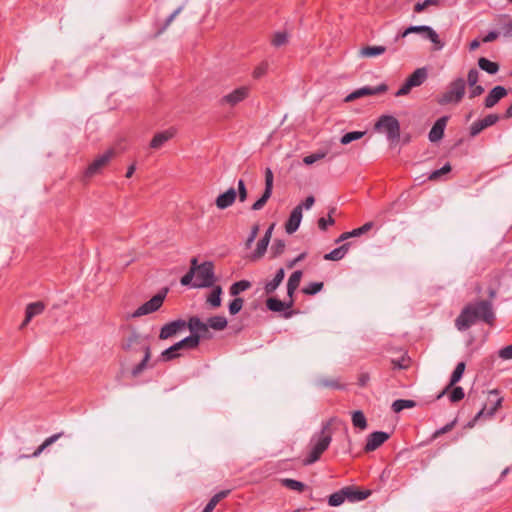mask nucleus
I'll return each instance as SVG.
<instances>
[{
    "label": "nucleus",
    "instance_id": "1",
    "mask_svg": "<svg viewBox=\"0 0 512 512\" xmlns=\"http://www.w3.org/2000/svg\"><path fill=\"white\" fill-rule=\"evenodd\" d=\"M496 316L492 301L478 300L463 307L455 319V326L459 331H466L477 322H484L493 326Z\"/></svg>",
    "mask_w": 512,
    "mask_h": 512
},
{
    "label": "nucleus",
    "instance_id": "2",
    "mask_svg": "<svg viewBox=\"0 0 512 512\" xmlns=\"http://www.w3.org/2000/svg\"><path fill=\"white\" fill-rule=\"evenodd\" d=\"M335 418L329 419L323 423L321 431L315 433L310 439V451L307 457L303 460V465L308 466L318 461L325 450L329 447L332 441L331 425Z\"/></svg>",
    "mask_w": 512,
    "mask_h": 512
},
{
    "label": "nucleus",
    "instance_id": "3",
    "mask_svg": "<svg viewBox=\"0 0 512 512\" xmlns=\"http://www.w3.org/2000/svg\"><path fill=\"white\" fill-rule=\"evenodd\" d=\"M375 129L384 132L391 143L400 139V123L392 115H382L376 122Z\"/></svg>",
    "mask_w": 512,
    "mask_h": 512
},
{
    "label": "nucleus",
    "instance_id": "4",
    "mask_svg": "<svg viewBox=\"0 0 512 512\" xmlns=\"http://www.w3.org/2000/svg\"><path fill=\"white\" fill-rule=\"evenodd\" d=\"M465 88L464 79L459 77L449 84L447 91L438 98L437 102L440 105L459 103L465 95Z\"/></svg>",
    "mask_w": 512,
    "mask_h": 512
},
{
    "label": "nucleus",
    "instance_id": "5",
    "mask_svg": "<svg viewBox=\"0 0 512 512\" xmlns=\"http://www.w3.org/2000/svg\"><path fill=\"white\" fill-rule=\"evenodd\" d=\"M196 280L192 284L194 288H209L216 282L214 273V264L211 261H205L200 264V268L196 271Z\"/></svg>",
    "mask_w": 512,
    "mask_h": 512
},
{
    "label": "nucleus",
    "instance_id": "6",
    "mask_svg": "<svg viewBox=\"0 0 512 512\" xmlns=\"http://www.w3.org/2000/svg\"><path fill=\"white\" fill-rule=\"evenodd\" d=\"M167 293L168 288H163L149 301L145 302L140 307H138L132 314L128 315L127 318H138L157 311L162 306Z\"/></svg>",
    "mask_w": 512,
    "mask_h": 512
},
{
    "label": "nucleus",
    "instance_id": "7",
    "mask_svg": "<svg viewBox=\"0 0 512 512\" xmlns=\"http://www.w3.org/2000/svg\"><path fill=\"white\" fill-rule=\"evenodd\" d=\"M408 31L412 34H419L422 38L431 41L434 44L435 50H441L445 43L441 41L437 32L430 26L427 25H411L408 27Z\"/></svg>",
    "mask_w": 512,
    "mask_h": 512
},
{
    "label": "nucleus",
    "instance_id": "8",
    "mask_svg": "<svg viewBox=\"0 0 512 512\" xmlns=\"http://www.w3.org/2000/svg\"><path fill=\"white\" fill-rule=\"evenodd\" d=\"M115 156L114 149H108L105 153L98 156L85 170L84 177L91 178L101 172L108 162Z\"/></svg>",
    "mask_w": 512,
    "mask_h": 512
},
{
    "label": "nucleus",
    "instance_id": "9",
    "mask_svg": "<svg viewBox=\"0 0 512 512\" xmlns=\"http://www.w3.org/2000/svg\"><path fill=\"white\" fill-rule=\"evenodd\" d=\"M186 328L189 329L190 335H198L199 336V342L201 339H210L211 334L209 331V325L208 322H203L199 317L197 316H191L188 321H186Z\"/></svg>",
    "mask_w": 512,
    "mask_h": 512
},
{
    "label": "nucleus",
    "instance_id": "10",
    "mask_svg": "<svg viewBox=\"0 0 512 512\" xmlns=\"http://www.w3.org/2000/svg\"><path fill=\"white\" fill-rule=\"evenodd\" d=\"M143 345L148 344L145 343V338L135 329H132V331L127 336L123 337L120 344L121 349L125 352L137 351L136 347L138 346L142 350Z\"/></svg>",
    "mask_w": 512,
    "mask_h": 512
},
{
    "label": "nucleus",
    "instance_id": "11",
    "mask_svg": "<svg viewBox=\"0 0 512 512\" xmlns=\"http://www.w3.org/2000/svg\"><path fill=\"white\" fill-rule=\"evenodd\" d=\"M387 90H388V85L385 83H381L380 85H378L376 87L365 86V87L356 89L355 91H353L352 93L347 95L345 98V101L351 102V101H354L361 97L379 95V94L385 93Z\"/></svg>",
    "mask_w": 512,
    "mask_h": 512
},
{
    "label": "nucleus",
    "instance_id": "12",
    "mask_svg": "<svg viewBox=\"0 0 512 512\" xmlns=\"http://www.w3.org/2000/svg\"><path fill=\"white\" fill-rule=\"evenodd\" d=\"M265 303H266L267 309L272 312H284L283 317L286 319L290 318L294 314V311H292V310L285 312V310L290 309L294 305L293 298H289V300L286 302V301H281L280 299H278L276 297H269Z\"/></svg>",
    "mask_w": 512,
    "mask_h": 512
},
{
    "label": "nucleus",
    "instance_id": "13",
    "mask_svg": "<svg viewBox=\"0 0 512 512\" xmlns=\"http://www.w3.org/2000/svg\"><path fill=\"white\" fill-rule=\"evenodd\" d=\"M187 324L186 321L183 319H177L174 321H171L169 323H166L162 328L160 329L159 333V339L160 340H166L169 339L179 332L183 331L186 328Z\"/></svg>",
    "mask_w": 512,
    "mask_h": 512
},
{
    "label": "nucleus",
    "instance_id": "14",
    "mask_svg": "<svg viewBox=\"0 0 512 512\" xmlns=\"http://www.w3.org/2000/svg\"><path fill=\"white\" fill-rule=\"evenodd\" d=\"M390 438V434L384 431H375L367 436L364 446L365 452H372L378 449L383 443Z\"/></svg>",
    "mask_w": 512,
    "mask_h": 512
},
{
    "label": "nucleus",
    "instance_id": "15",
    "mask_svg": "<svg viewBox=\"0 0 512 512\" xmlns=\"http://www.w3.org/2000/svg\"><path fill=\"white\" fill-rule=\"evenodd\" d=\"M500 117L498 114H489L481 120H477L470 126L469 134L471 137L477 136L484 129L496 124Z\"/></svg>",
    "mask_w": 512,
    "mask_h": 512
},
{
    "label": "nucleus",
    "instance_id": "16",
    "mask_svg": "<svg viewBox=\"0 0 512 512\" xmlns=\"http://www.w3.org/2000/svg\"><path fill=\"white\" fill-rule=\"evenodd\" d=\"M249 95V88L247 86L239 87L227 95L223 96L220 100L221 104H229L230 106H235L238 103L245 100Z\"/></svg>",
    "mask_w": 512,
    "mask_h": 512
},
{
    "label": "nucleus",
    "instance_id": "17",
    "mask_svg": "<svg viewBox=\"0 0 512 512\" xmlns=\"http://www.w3.org/2000/svg\"><path fill=\"white\" fill-rule=\"evenodd\" d=\"M448 120L449 116H442L435 121L428 134L430 142L436 143L443 138Z\"/></svg>",
    "mask_w": 512,
    "mask_h": 512
},
{
    "label": "nucleus",
    "instance_id": "18",
    "mask_svg": "<svg viewBox=\"0 0 512 512\" xmlns=\"http://www.w3.org/2000/svg\"><path fill=\"white\" fill-rule=\"evenodd\" d=\"M508 94V91L503 86H495L490 90L488 95L486 96L484 100V106L485 108H492L494 107L502 98H504Z\"/></svg>",
    "mask_w": 512,
    "mask_h": 512
},
{
    "label": "nucleus",
    "instance_id": "19",
    "mask_svg": "<svg viewBox=\"0 0 512 512\" xmlns=\"http://www.w3.org/2000/svg\"><path fill=\"white\" fill-rule=\"evenodd\" d=\"M237 198V192L236 189L233 187H230L225 192L218 195V197L215 200V205L217 208L224 210L230 206H232Z\"/></svg>",
    "mask_w": 512,
    "mask_h": 512
},
{
    "label": "nucleus",
    "instance_id": "20",
    "mask_svg": "<svg viewBox=\"0 0 512 512\" xmlns=\"http://www.w3.org/2000/svg\"><path fill=\"white\" fill-rule=\"evenodd\" d=\"M466 368L465 362H459L454 371L451 374L450 380L448 385L445 387V389L437 396V399H440L444 394L448 393L449 390L456 385L462 378L464 371Z\"/></svg>",
    "mask_w": 512,
    "mask_h": 512
},
{
    "label": "nucleus",
    "instance_id": "21",
    "mask_svg": "<svg viewBox=\"0 0 512 512\" xmlns=\"http://www.w3.org/2000/svg\"><path fill=\"white\" fill-rule=\"evenodd\" d=\"M302 220V211L301 207H295L292 212L290 213V216L285 223V230L288 234H293L296 232L300 226Z\"/></svg>",
    "mask_w": 512,
    "mask_h": 512
},
{
    "label": "nucleus",
    "instance_id": "22",
    "mask_svg": "<svg viewBox=\"0 0 512 512\" xmlns=\"http://www.w3.org/2000/svg\"><path fill=\"white\" fill-rule=\"evenodd\" d=\"M45 309V304L42 301L33 302L27 305L25 310V319L20 328H24L33 317L40 315Z\"/></svg>",
    "mask_w": 512,
    "mask_h": 512
},
{
    "label": "nucleus",
    "instance_id": "23",
    "mask_svg": "<svg viewBox=\"0 0 512 512\" xmlns=\"http://www.w3.org/2000/svg\"><path fill=\"white\" fill-rule=\"evenodd\" d=\"M345 497L350 502H359L365 500L371 495L370 490H359L354 486L344 487Z\"/></svg>",
    "mask_w": 512,
    "mask_h": 512
},
{
    "label": "nucleus",
    "instance_id": "24",
    "mask_svg": "<svg viewBox=\"0 0 512 512\" xmlns=\"http://www.w3.org/2000/svg\"><path fill=\"white\" fill-rule=\"evenodd\" d=\"M489 402L491 403L490 407L486 406V411L484 416L491 418L494 416L496 411L501 407L503 398L499 397V391L497 389L489 391Z\"/></svg>",
    "mask_w": 512,
    "mask_h": 512
},
{
    "label": "nucleus",
    "instance_id": "25",
    "mask_svg": "<svg viewBox=\"0 0 512 512\" xmlns=\"http://www.w3.org/2000/svg\"><path fill=\"white\" fill-rule=\"evenodd\" d=\"M175 132V129L170 128L168 130L156 133L150 142V147L153 149H159L175 135Z\"/></svg>",
    "mask_w": 512,
    "mask_h": 512
},
{
    "label": "nucleus",
    "instance_id": "26",
    "mask_svg": "<svg viewBox=\"0 0 512 512\" xmlns=\"http://www.w3.org/2000/svg\"><path fill=\"white\" fill-rule=\"evenodd\" d=\"M373 225H374V223L370 221V222H366L364 225H362L359 228L353 229L352 231L344 232L335 240V243L343 242L352 237H359V236L367 233L369 230H371Z\"/></svg>",
    "mask_w": 512,
    "mask_h": 512
},
{
    "label": "nucleus",
    "instance_id": "27",
    "mask_svg": "<svg viewBox=\"0 0 512 512\" xmlns=\"http://www.w3.org/2000/svg\"><path fill=\"white\" fill-rule=\"evenodd\" d=\"M142 351L144 353L143 359L133 367L131 370V375L133 377L139 376L148 366V362L151 358V348L150 345H143Z\"/></svg>",
    "mask_w": 512,
    "mask_h": 512
},
{
    "label": "nucleus",
    "instance_id": "28",
    "mask_svg": "<svg viewBox=\"0 0 512 512\" xmlns=\"http://www.w3.org/2000/svg\"><path fill=\"white\" fill-rule=\"evenodd\" d=\"M212 287H213L212 291L209 293V295L206 298V304L211 309H216L221 306V303H222L221 295H222L223 291H222V287L219 285H217V286L213 285Z\"/></svg>",
    "mask_w": 512,
    "mask_h": 512
},
{
    "label": "nucleus",
    "instance_id": "29",
    "mask_svg": "<svg viewBox=\"0 0 512 512\" xmlns=\"http://www.w3.org/2000/svg\"><path fill=\"white\" fill-rule=\"evenodd\" d=\"M199 344L200 343H199L198 335H189V336L183 338L182 340L176 342L173 345L177 351H180L182 349H188V350L196 349L199 346Z\"/></svg>",
    "mask_w": 512,
    "mask_h": 512
},
{
    "label": "nucleus",
    "instance_id": "30",
    "mask_svg": "<svg viewBox=\"0 0 512 512\" xmlns=\"http://www.w3.org/2000/svg\"><path fill=\"white\" fill-rule=\"evenodd\" d=\"M303 273L301 270L294 271L287 282V296L293 298V295L300 285Z\"/></svg>",
    "mask_w": 512,
    "mask_h": 512
},
{
    "label": "nucleus",
    "instance_id": "31",
    "mask_svg": "<svg viewBox=\"0 0 512 512\" xmlns=\"http://www.w3.org/2000/svg\"><path fill=\"white\" fill-rule=\"evenodd\" d=\"M428 77L427 68L421 67L417 68L408 78L406 79L410 82L413 87H418L422 85Z\"/></svg>",
    "mask_w": 512,
    "mask_h": 512
},
{
    "label": "nucleus",
    "instance_id": "32",
    "mask_svg": "<svg viewBox=\"0 0 512 512\" xmlns=\"http://www.w3.org/2000/svg\"><path fill=\"white\" fill-rule=\"evenodd\" d=\"M351 243H344L343 245L333 249L331 252L324 255V259L328 261H339L347 254Z\"/></svg>",
    "mask_w": 512,
    "mask_h": 512
},
{
    "label": "nucleus",
    "instance_id": "33",
    "mask_svg": "<svg viewBox=\"0 0 512 512\" xmlns=\"http://www.w3.org/2000/svg\"><path fill=\"white\" fill-rule=\"evenodd\" d=\"M273 181L274 176L272 170L267 167L265 169V189L263 191V194L261 195V198L264 199L266 202L270 199L273 191Z\"/></svg>",
    "mask_w": 512,
    "mask_h": 512
},
{
    "label": "nucleus",
    "instance_id": "34",
    "mask_svg": "<svg viewBox=\"0 0 512 512\" xmlns=\"http://www.w3.org/2000/svg\"><path fill=\"white\" fill-rule=\"evenodd\" d=\"M273 181L274 176L272 170L267 167L265 169V189L263 191V194L261 195V198L264 199L266 202L270 199L273 191Z\"/></svg>",
    "mask_w": 512,
    "mask_h": 512
},
{
    "label": "nucleus",
    "instance_id": "35",
    "mask_svg": "<svg viewBox=\"0 0 512 512\" xmlns=\"http://www.w3.org/2000/svg\"><path fill=\"white\" fill-rule=\"evenodd\" d=\"M207 322H208L209 328H211L215 331H222L228 325L227 318L222 315L211 316L207 319Z\"/></svg>",
    "mask_w": 512,
    "mask_h": 512
},
{
    "label": "nucleus",
    "instance_id": "36",
    "mask_svg": "<svg viewBox=\"0 0 512 512\" xmlns=\"http://www.w3.org/2000/svg\"><path fill=\"white\" fill-rule=\"evenodd\" d=\"M478 66L481 70H483L491 75H494L499 71V64L497 62H493L485 57H480L478 59Z\"/></svg>",
    "mask_w": 512,
    "mask_h": 512
},
{
    "label": "nucleus",
    "instance_id": "37",
    "mask_svg": "<svg viewBox=\"0 0 512 512\" xmlns=\"http://www.w3.org/2000/svg\"><path fill=\"white\" fill-rule=\"evenodd\" d=\"M386 50L385 46H365L360 49L359 54L361 57H376L385 53Z\"/></svg>",
    "mask_w": 512,
    "mask_h": 512
},
{
    "label": "nucleus",
    "instance_id": "38",
    "mask_svg": "<svg viewBox=\"0 0 512 512\" xmlns=\"http://www.w3.org/2000/svg\"><path fill=\"white\" fill-rule=\"evenodd\" d=\"M416 406V402L410 399H397L392 403V410L395 413H399L404 409L414 408Z\"/></svg>",
    "mask_w": 512,
    "mask_h": 512
},
{
    "label": "nucleus",
    "instance_id": "39",
    "mask_svg": "<svg viewBox=\"0 0 512 512\" xmlns=\"http://www.w3.org/2000/svg\"><path fill=\"white\" fill-rule=\"evenodd\" d=\"M251 287V282L248 280H240L233 283L229 288V293L231 296H237L241 292L249 289Z\"/></svg>",
    "mask_w": 512,
    "mask_h": 512
},
{
    "label": "nucleus",
    "instance_id": "40",
    "mask_svg": "<svg viewBox=\"0 0 512 512\" xmlns=\"http://www.w3.org/2000/svg\"><path fill=\"white\" fill-rule=\"evenodd\" d=\"M180 356H181V354L179 353V351H177L176 348L174 347V345H172L169 348H167L161 352V354L158 358V361L169 362L176 358H179Z\"/></svg>",
    "mask_w": 512,
    "mask_h": 512
},
{
    "label": "nucleus",
    "instance_id": "41",
    "mask_svg": "<svg viewBox=\"0 0 512 512\" xmlns=\"http://www.w3.org/2000/svg\"><path fill=\"white\" fill-rule=\"evenodd\" d=\"M63 432L54 434L47 439L32 453V457H38L47 447L55 443L61 436Z\"/></svg>",
    "mask_w": 512,
    "mask_h": 512
},
{
    "label": "nucleus",
    "instance_id": "42",
    "mask_svg": "<svg viewBox=\"0 0 512 512\" xmlns=\"http://www.w3.org/2000/svg\"><path fill=\"white\" fill-rule=\"evenodd\" d=\"M281 483L284 487L291 489V490L298 491L300 493L305 491V489L307 488L306 484H304L303 482H300V481L294 480V479H290V478L282 479Z\"/></svg>",
    "mask_w": 512,
    "mask_h": 512
},
{
    "label": "nucleus",
    "instance_id": "43",
    "mask_svg": "<svg viewBox=\"0 0 512 512\" xmlns=\"http://www.w3.org/2000/svg\"><path fill=\"white\" fill-rule=\"evenodd\" d=\"M345 495L346 494H345L344 488H342L339 491L331 494L328 497V505L331 506V507L340 506L346 500Z\"/></svg>",
    "mask_w": 512,
    "mask_h": 512
},
{
    "label": "nucleus",
    "instance_id": "44",
    "mask_svg": "<svg viewBox=\"0 0 512 512\" xmlns=\"http://www.w3.org/2000/svg\"><path fill=\"white\" fill-rule=\"evenodd\" d=\"M269 240L268 239H265V238H261L258 243H257V247L255 249V251L253 252V254L251 255V259L252 260H257V259H260L261 257L264 256L266 250H267V247L269 245Z\"/></svg>",
    "mask_w": 512,
    "mask_h": 512
},
{
    "label": "nucleus",
    "instance_id": "45",
    "mask_svg": "<svg viewBox=\"0 0 512 512\" xmlns=\"http://www.w3.org/2000/svg\"><path fill=\"white\" fill-rule=\"evenodd\" d=\"M352 423H353V426L356 428H359L361 430L366 429L367 420H366L364 413L360 410L354 411L352 413Z\"/></svg>",
    "mask_w": 512,
    "mask_h": 512
},
{
    "label": "nucleus",
    "instance_id": "46",
    "mask_svg": "<svg viewBox=\"0 0 512 512\" xmlns=\"http://www.w3.org/2000/svg\"><path fill=\"white\" fill-rule=\"evenodd\" d=\"M366 134L365 131H351L347 132L340 138V143L347 145L353 141L361 139Z\"/></svg>",
    "mask_w": 512,
    "mask_h": 512
},
{
    "label": "nucleus",
    "instance_id": "47",
    "mask_svg": "<svg viewBox=\"0 0 512 512\" xmlns=\"http://www.w3.org/2000/svg\"><path fill=\"white\" fill-rule=\"evenodd\" d=\"M285 247L286 244L284 240L275 239L270 249L271 258H277L282 255L285 251Z\"/></svg>",
    "mask_w": 512,
    "mask_h": 512
},
{
    "label": "nucleus",
    "instance_id": "48",
    "mask_svg": "<svg viewBox=\"0 0 512 512\" xmlns=\"http://www.w3.org/2000/svg\"><path fill=\"white\" fill-rule=\"evenodd\" d=\"M429 6H440V0H425L423 2H418L414 5L413 11L414 13H422L424 12Z\"/></svg>",
    "mask_w": 512,
    "mask_h": 512
},
{
    "label": "nucleus",
    "instance_id": "49",
    "mask_svg": "<svg viewBox=\"0 0 512 512\" xmlns=\"http://www.w3.org/2000/svg\"><path fill=\"white\" fill-rule=\"evenodd\" d=\"M449 391V400L452 403H457L461 401L465 396L464 389L460 386L454 385Z\"/></svg>",
    "mask_w": 512,
    "mask_h": 512
},
{
    "label": "nucleus",
    "instance_id": "50",
    "mask_svg": "<svg viewBox=\"0 0 512 512\" xmlns=\"http://www.w3.org/2000/svg\"><path fill=\"white\" fill-rule=\"evenodd\" d=\"M323 287V282H311L309 285L302 289V292L306 295H315L319 293Z\"/></svg>",
    "mask_w": 512,
    "mask_h": 512
},
{
    "label": "nucleus",
    "instance_id": "51",
    "mask_svg": "<svg viewBox=\"0 0 512 512\" xmlns=\"http://www.w3.org/2000/svg\"><path fill=\"white\" fill-rule=\"evenodd\" d=\"M244 305V300L240 297L234 298L228 305V310L231 315H236L241 311Z\"/></svg>",
    "mask_w": 512,
    "mask_h": 512
},
{
    "label": "nucleus",
    "instance_id": "52",
    "mask_svg": "<svg viewBox=\"0 0 512 512\" xmlns=\"http://www.w3.org/2000/svg\"><path fill=\"white\" fill-rule=\"evenodd\" d=\"M288 42V34L286 32H276L271 40V43L275 47H280Z\"/></svg>",
    "mask_w": 512,
    "mask_h": 512
},
{
    "label": "nucleus",
    "instance_id": "53",
    "mask_svg": "<svg viewBox=\"0 0 512 512\" xmlns=\"http://www.w3.org/2000/svg\"><path fill=\"white\" fill-rule=\"evenodd\" d=\"M451 165L446 163L442 168L434 170L428 177L429 180L435 181L438 180L441 176L449 173L451 171Z\"/></svg>",
    "mask_w": 512,
    "mask_h": 512
},
{
    "label": "nucleus",
    "instance_id": "54",
    "mask_svg": "<svg viewBox=\"0 0 512 512\" xmlns=\"http://www.w3.org/2000/svg\"><path fill=\"white\" fill-rule=\"evenodd\" d=\"M410 358L403 355L400 359H393L391 361L393 369H406L409 366Z\"/></svg>",
    "mask_w": 512,
    "mask_h": 512
},
{
    "label": "nucleus",
    "instance_id": "55",
    "mask_svg": "<svg viewBox=\"0 0 512 512\" xmlns=\"http://www.w3.org/2000/svg\"><path fill=\"white\" fill-rule=\"evenodd\" d=\"M237 197L240 202H245L248 197V191L245 185L244 180L240 179L238 180V189L236 190Z\"/></svg>",
    "mask_w": 512,
    "mask_h": 512
},
{
    "label": "nucleus",
    "instance_id": "56",
    "mask_svg": "<svg viewBox=\"0 0 512 512\" xmlns=\"http://www.w3.org/2000/svg\"><path fill=\"white\" fill-rule=\"evenodd\" d=\"M456 423H457V420H456V419H454L453 421H451L450 423L446 424V425H445V426H443L442 428L437 429V430L433 433L432 438H433V439H436V438H438L439 436H441V435H443V434H445V433H448L449 431H451V430L454 428V426L456 425Z\"/></svg>",
    "mask_w": 512,
    "mask_h": 512
},
{
    "label": "nucleus",
    "instance_id": "57",
    "mask_svg": "<svg viewBox=\"0 0 512 512\" xmlns=\"http://www.w3.org/2000/svg\"><path fill=\"white\" fill-rule=\"evenodd\" d=\"M281 283L282 282L277 280L275 277L271 281H268L264 286L265 294L271 295L272 293H274Z\"/></svg>",
    "mask_w": 512,
    "mask_h": 512
},
{
    "label": "nucleus",
    "instance_id": "58",
    "mask_svg": "<svg viewBox=\"0 0 512 512\" xmlns=\"http://www.w3.org/2000/svg\"><path fill=\"white\" fill-rule=\"evenodd\" d=\"M334 223H335V220L333 219V217L330 214H328L327 219L324 217H321L318 219V222H317L319 229L322 231H326L328 226H332V225H334Z\"/></svg>",
    "mask_w": 512,
    "mask_h": 512
},
{
    "label": "nucleus",
    "instance_id": "59",
    "mask_svg": "<svg viewBox=\"0 0 512 512\" xmlns=\"http://www.w3.org/2000/svg\"><path fill=\"white\" fill-rule=\"evenodd\" d=\"M319 384L323 387L342 389L343 386L338 382L337 379H320Z\"/></svg>",
    "mask_w": 512,
    "mask_h": 512
},
{
    "label": "nucleus",
    "instance_id": "60",
    "mask_svg": "<svg viewBox=\"0 0 512 512\" xmlns=\"http://www.w3.org/2000/svg\"><path fill=\"white\" fill-rule=\"evenodd\" d=\"M183 7L180 6L178 7L174 12H172L168 17L167 19L165 20V23L163 25V27L158 31V34L162 33L163 31H165L168 26L173 22V20L176 18V16L182 11Z\"/></svg>",
    "mask_w": 512,
    "mask_h": 512
},
{
    "label": "nucleus",
    "instance_id": "61",
    "mask_svg": "<svg viewBox=\"0 0 512 512\" xmlns=\"http://www.w3.org/2000/svg\"><path fill=\"white\" fill-rule=\"evenodd\" d=\"M478 79H479V72L477 69L475 68H472L468 71V75H467V83L469 86H474L475 84H477L478 82Z\"/></svg>",
    "mask_w": 512,
    "mask_h": 512
},
{
    "label": "nucleus",
    "instance_id": "62",
    "mask_svg": "<svg viewBox=\"0 0 512 512\" xmlns=\"http://www.w3.org/2000/svg\"><path fill=\"white\" fill-rule=\"evenodd\" d=\"M194 276H195L194 269H189V271L184 276L181 277V279H180L181 285H183V286L191 285L192 286V284L194 283V282H192Z\"/></svg>",
    "mask_w": 512,
    "mask_h": 512
},
{
    "label": "nucleus",
    "instance_id": "63",
    "mask_svg": "<svg viewBox=\"0 0 512 512\" xmlns=\"http://www.w3.org/2000/svg\"><path fill=\"white\" fill-rule=\"evenodd\" d=\"M325 157V153H313V154H310L308 156H305L304 159H303V162L306 164V165H311L313 163H315L316 161L322 159Z\"/></svg>",
    "mask_w": 512,
    "mask_h": 512
},
{
    "label": "nucleus",
    "instance_id": "64",
    "mask_svg": "<svg viewBox=\"0 0 512 512\" xmlns=\"http://www.w3.org/2000/svg\"><path fill=\"white\" fill-rule=\"evenodd\" d=\"M414 88L413 85L405 80L404 84L399 88V90L395 93L396 97H401L409 94L411 89Z\"/></svg>",
    "mask_w": 512,
    "mask_h": 512
}]
</instances>
